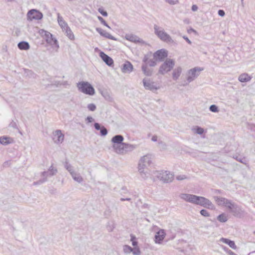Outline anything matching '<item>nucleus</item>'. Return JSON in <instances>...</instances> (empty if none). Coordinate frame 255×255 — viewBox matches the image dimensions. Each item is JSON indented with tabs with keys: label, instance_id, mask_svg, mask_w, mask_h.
I'll list each match as a JSON object with an SVG mask.
<instances>
[{
	"label": "nucleus",
	"instance_id": "8fccbe9b",
	"mask_svg": "<svg viewBox=\"0 0 255 255\" xmlns=\"http://www.w3.org/2000/svg\"><path fill=\"white\" fill-rule=\"evenodd\" d=\"M200 213L201 214V215L204 217H209L210 216V214L209 213V212L205 209H202L200 211Z\"/></svg>",
	"mask_w": 255,
	"mask_h": 255
},
{
	"label": "nucleus",
	"instance_id": "c756f323",
	"mask_svg": "<svg viewBox=\"0 0 255 255\" xmlns=\"http://www.w3.org/2000/svg\"><path fill=\"white\" fill-rule=\"evenodd\" d=\"M238 80L241 82H247L251 80V77L247 73H243L239 76Z\"/></svg>",
	"mask_w": 255,
	"mask_h": 255
},
{
	"label": "nucleus",
	"instance_id": "f3484780",
	"mask_svg": "<svg viewBox=\"0 0 255 255\" xmlns=\"http://www.w3.org/2000/svg\"><path fill=\"white\" fill-rule=\"evenodd\" d=\"M99 55L102 59L105 62V63L109 66H112L114 65V61L113 59L105 54L104 52L101 51Z\"/></svg>",
	"mask_w": 255,
	"mask_h": 255
},
{
	"label": "nucleus",
	"instance_id": "dca6fc26",
	"mask_svg": "<svg viewBox=\"0 0 255 255\" xmlns=\"http://www.w3.org/2000/svg\"><path fill=\"white\" fill-rule=\"evenodd\" d=\"M38 33L43 37L42 42L40 44V47L42 48L43 47H45L46 49H43V51L47 50V46L48 45V31L41 29L39 30Z\"/></svg>",
	"mask_w": 255,
	"mask_h": 255
},
{
	"label": "nucleus",
	"instance_id": "7ed1b4c3",
	"mask_svg": "<svg viewBox=\"0 0 255 255\" xmlns=\"http://www.w3.org/2000/svg\"><path fill=\"white\" fill-rule=\"evenodd\" d=\"M154 29L155 34L162 41L172 43L173 40L171 38V36L164 31V30L161 27H158L156 25H154Z\"/></svg>",
	"mask_w": 255,
	"mask_h": 255
},
{
	"label": "nucleus",
	"instance_id": "e433bc0d",
	"mask_svg": "<svg viewBox=\"0 0 255 255\" xmlns=\"http://www.w3.org/2000/svg\"><path fill=\"white\" fill-rule=\"evenodd\" d=\"M194 132L197 134L201 135L204 132V128L200 127L197 126L195 128L192 129Z\"/></svg>",
	"mask_w": 255,
	"mask_h": 255
},
{
	"label": "nucleus",
	"instance_id": "1a4fd4ad",
	"mask_svg": "<svg viewBox=\"0 0 255 255\" xmlns=\"http://www.w3.org/2000/svg\"><path fill=\"white\" fill-rule=\"evenodd\" d=\"M157 177L164 183H170L172 181L174 175L167 171H162L157 175Z\"/></svg>",
	"mask_w": 255,
	"mask_h": 255
},
{
	"label": "nucleus",
	"instance_id": "69168bd1",
	"mask_svg": "<svg viewBox=\"0 0 255 255\" xmlns=\"http://www.w3.org/2000/svg\"><path fill=\"white\" fill-rule=\"evenodd\" d=\"M151 140L153 141H156L157 140V136L156 135H153L152 138Z\"/></svg>",
	"mask_w": 255,
	"mask_h": 255
},
{
	"label": "nucleus",
	"instance_id": "4d7b16f0",
	"mask_svg": "<svg viewBox=\"0 0 255 255\" xmlns=\"http://www.w3.org/2000/svg\"><path fill=\"white\" fill-rule=\"evenodd\" d=\"M148 60H149L148 56L147 55H145L144 56L143 60H142L143 62L144 63L143 64H147V63L148 62Z\"/></svg>",
	"mask_w": 255,
	"mask_h": 255
},
{
	"label": "nucleus",
	"instance_id": "603ef678",
	"mask_svg": "<svg viewBox=\"0 0 255 255\" xmlns=\"http://www.w3.org/2000/svg\"><path fill=\"white\" fill-rule=\"evenodd\" d=\"M98 11L104 16H108V13L106 11H105L104 9L102 8H99L98 9Z\"/></svg>",
	"mask_w": 255,
	"mask_h": 255
},
{
	"label": "nucleus",
	"instance_id": "9b49d317",
	"mask_svg": "<svg viewBox=\"0 0 255 255\" xmlns=\"http://www.w3.org/2000/svg\"><path fill=\"white\" fill-rule=\"evenodd\" d=\"M230 212L232 213L235 217L239 218H243L246 215L245 211L237 204L233 207Z\"/></svg>",
	"mask_w": 255,
	"mask_h": 255
},
{
	"label": "nucleus",
	"instance_id": "680f3d73",
	"mask_svg": "<svg viewBox=\"0 0 255 255\" xmlns=\"http://www.w3.org/2000/svg\"><path fill=\"white\" fill-rule=\"evenodd\" d=\"M120 200L121 201H131V198H121L120 199Z\"/></svg>",
	"mask_w": 255,
	"mask_h": 255
},
{
	"label": "nucleus",
	"instance_id": "b1692460",
	"mask_svg": "<svg viewBox=\"0 0 255 255\" xmlns=\"http://www.w3.org/2000/svg\"><path fill=\"white\" fill-rule=\"evenodd\" d=\"M13 141L14 140L11 137L7 136H2L0 137V143L2 145H6L13 143Z\"/></svg>",
	"mask_w": 255,
	"mask_h": 255
},
{
	"label": "nucleus",
	"instance_id": "58836bf2",
	"mask_svg": "<svg viewBox=\"0 0 255 255\" xmlns=\"http://www.w3.org/2000/svg\"><path fill=\"white\" fill-rule=\"evenodd\" d=\"M24 74L25 75V76L28 77L29 78L34 77L35 74L31 70L24 69Z\"/></svg>",
	"mask_w": 255,
	"mask_h": 255
},
{
	"label": "nucleus",
	"instance_id": "4468645a",
	"mask_svg": "<svg viewBox=\"0 0 255 255\" xmlns=\"http://www.w3.org/2000/svg\"><path fill=\"white\" fill-rule=\"evenodd\" d=\"M142 82L144 87L146 90L154 92L159 88L155 85L154 82L151 81L149 79L144 78L143 79Z\"/></svg>",
	"mask_w": 255,
	"mask_h": 255
},
{
	"label": "nucleus",
	"instance_id": "052dcab7",
	"mask_svg": "<svg viewBox=\"0 0 255 255\" xmlns=\"http://www.w3.org/2000/svg\"><path fill=\"white\" fill-rule=\"evenodd\" d=\"M183 38L184 39L186 40V41L189 44H191L192 43L191 40L186 36H183Z\"/></svg>",
	"mask_w": 255,
	"mask_h": 255
},
{
	"label": "nucleus",
	"instance_id": "e2e57ef3",
	"mask_svg": "<svg viewBox=\"0 0 255 255\" xmlns=\"http://www.w3.org/2000/svg\"><path fill=\"white\" fill-rule=\"evenodd\" d=\"M132 242V245L134 247H137V246L138 244V242L136 241H132V242Z\"/></svg>",
	"mask_w": 255,
	"mask_h": 255
},
{
	"label": "nucleus",
	"instance_id": "4c0bfd02",
	"mask_svg": "<svg viewBox=\"0 0 255 255\" xmlns=\"http://www.w3.org/2000/svg\"><path fill=\"white\" fill-rule=\"evenodd\" d=\"M138 171L140 174L141 177L144 180L147 178L149 175H150L149 173L147 171H144V169L139 170L138 169Z\"/></svg>",
	"mask_w": 255,
	"mask_h": 255
},
{
	"label": "nucleus",
	"instance_id": "de8ad7c7",
	"mask_svg": "<svg viewBox=\"0 0 255 255\" xmlns=\"http://www.w3.org/2000/svg\"><path fill=\"white\" fill-rule=\"evenodd\" d=\"M98 19L101 22V23H102L103 25L107 26L109 28L111 29L110 26L108 24L107 22L104 20V19L102 17H101V16H98Z\"/></svg>",
	"mask_w": 255,
	"mask_h": 255
},
{
	"label": "nucleus",
	"instance_id": "6e6d98bb",
	"mask_svg": "<svg viewBox=\"0 0 255 255\" xmlns=\"http://www.w3.org/2000/svg\"><path fill=\"white\" fill-rule=\"evenodd\" d=\"M218 14L219 15L223 17L225 15V12L223 9H219L218 11Z\"/></svg>",
	"mask_w": 255,
	"mask_h": 255
},
{
	"label": "nucleus",
	"instance_id": "37998d69",
	"mask_svg": "<svg viewBox=\"0 0 255 255\" xmlns=\"http://www.w3.org/2000/svg\"><path fill=\"white\" fill-rule=\"evenodd\" d=\"M209 110L212 112L217 113L219 112V108L216 105H212L209 107Z\"/></svg>",
	"mask_w": 255,
	"mask_h": 255
},
{
	"label": "nucleus",
	"instance_id": "aec40b11",
	"mask_svg": "<svg viewBox=\"0 0 255 255\" xmlns=\"http://www.w3.org/2000/svg\"><path fill=\"white\" fill-rule=\"evenodd\" d=\"M57 20L59 25L63 32L69 27L67 23L64 20L62 16H61L59 13H57Z\"/></svg>",
	"mask_w": 255,
	"mask_h": 255
},
{
	"label": "nucleus",
	"instance_id": "6e6552de",
	"mask_svg": "<svg viewBox=\"0 0 255 255\" xmlns=\"http://www.w3.org/2000/svg\"><path fill=\"white\" fill-rule=\"evenodd\" d=\"M27 19L29 21L33 20H40L43 17V14L41 12L36 9H31L27 13Z\"/></svg>",
	"mask_w": 255,
	"mask_h": 255
},
{
	"label": "nucleus",
	"instance_id": "a18cd8bd",
	"mask_svg": "<svg viewBox=\"0 0 255 255\" xmlns=\"http://www.w3.org/2000/svg\"><path fill=\"white\" fill-rule=\"evenodd\" d=\"M132 251L131 252L134 255H140V251L138 247H134L133 248H132Z\"/></svg>",
	"mask_w": 255,
	"mask_h": 255
},
{
	"label": "nucleus",
	"instance_id": "20e7f679",
	"mask_svg": "<svg viewBox=\"0 0 255 255\" xmlns=\"http://www.w3.org/2000/svg\"><path fill=\"white\" fill-rule=\"evenodd\" d=\"M175 65V61L173 59H166L160 66L158 73L164 75L165 74L170 71Z\"/></svg>",
	"mask_w": 255,
	"mask_h": 255
},
{
	"label": "nucleus",
	"instance_id": "9d476101",
	"mask_svg": "<svg viewBox=\"0 0 255 255\" xmlns=\"http://www.w3.org/2000/svg\"><path fill=\"white\" fill-rule=\"evenodd\" d=\"M151 163V158L148 155H146L142 157L138 163V169L139 170L145 169Z\"/></svg>",
	"mask_w": 255,
	"mask_h": 255
},
{
	"label": "nucleus",
	"instance_id": "0e129e2a",
	"mask_svg": "<svg viewBox=\"0 0 255 255\" xmlns=\"http://www.w3.org/2000/svg\"><path fill=\"white\" fill-rule=\"evenodd\" d=\"M130 241L131 242H132V241H136V237L135 236L133 235H130Z\"/></svg>",
	"mask_w": 255,
	"mask_h": 255
},
{
	"label": "nucleus",
	"instance_id": "bb28decb",
	"mask_svg": "<svg viewBox=\"0 0 255 255\" xmlns=\"http://www.w3.org/2000/svg\"><path fill=\"white\" fill-rule=\"evenodd\" d=\"M220 241L222 242L223 243L226 244L230 246V247L233 249H236L237 248V246L233 241H231L228 239L222 238L220 239Z\"/></svg>",
	"mask_w": 255,
	"mask_h": 255
},
{
	"label": "nucleus",
	"instance_id": "338daca9",
	"mask_svg": "<svg viewBox=\"0 0 255 255\" xmlns=\"http://www.w3.org/2000/svg\"><path fill=\"white\" fill-rule=\"evenodd\" d=\"M222 248L223 249V250L226 252L227 253L228 252H229V251H230V250L229 249V248H228L227 247H225V246H222Z\"/></svg>",
	"mask_w": 255,
	"mask_h": 255
},
{
	"label": "nucleus",
	"instance_id": "a211bd4d",
	"mask_svg": "<svg viewBox=\"0 0 255 255\" xmlns=\"http://www.w3.org/2000/svg\"><path fill=\"white\" fill-rule=\"evenodd\" d=\"M132 64L128 61H126L122 65V71L125 73H130L133 70Z\"/></svg>",
	"mask_w": 255,
	"mask_h": 255
},
{
	"label": "nucleus",
	"instance_id": "bf43d9fd",
	"mask_svg": "<svg viewBox=\"0 0 255 255\" xmlns=\"http://www.w3.org/2000/svg\"><path fill=\"white\" fill-rule=\"evenodd\" d=\"M198 8V7L197 6V5L196 4H193L192 5V7H191V9L192 11H197V9Z\"/></svg>",
	"mask_w": 255,
	"mask_h": 255
},
{
	"label": "nucleus",
	"instance_id": "423d86ee",
	"mask_svg": "<svg viewBox=\"0 0 255 255\" xmlns=\"http://www.w3.org/2000/svg\"><path fill=\"white\" fill-rule=\"evenodd\" d=\"M204 70L203 68L196 67L190 69L188 71L187 80L188 83H190L198 77L200 74V72Z\"/></svg>",
	"mask_w": 255,
	"mask_h": 255
},
{
	"label": "nucleus",
	"instance_id": "393cba45",
	"mask_svg": "<svg viewBox=\"0 0 255 255\" xmlns=\"http://www.w3.org/2000/svg\"><path fill=\"white\" fill-rule=\"evenodd\" d=\"M126 38L131 42L135 43H141L143 42V40L140 39L138 36L133 34H127L126 35Z\"/></svg>",
	"mask_w": 255,
	"mask_h": 255
},
{
	"label": "nucleus",
	"instance_id": "ea45409f",
	"mask_svg": "<svg viewBox=\"0 0 255 255\" xmlns=\"http://www.w3.org/2000/svg\"><path fill=\"white\" fill-rule=\"evenodd\" d=\"M102 95L107 101L109 102H112L113 101L112 97H111L110 94L107 92H102Z\"/></svg>",
	"mask_w": 255,
	"mask_h": 255
},
{
	"label": "nucleus",
	"instance_id": "49530a36",
	"mask_svg": "<svg viewBox=\"0 0 255 255\" xmlns=\"http://www.w3.org/2000/svg\"><path fill=\"white\" fill-rule=\"evenodd\" d=\"M124 251L125 253H130L132 251V248L128 245H125L123 247Z\"/></svg>",
	"mask_w": 255,
	"mask_h": 255
},
{
	"label": "nucleus",
	"instance_id": "7c9ffc66",
	"mask_svg": "<svg viewBox=\"0 0 255 255\" xmlns=\"http://www.w3.org/2000/svg\"><path fill=\"white\" fill-rule=\"evenodd\" d=\"M73 179L78 183H81L83 179L80 174L75 172V171L72 172L70 174Z\"/></svg>",
	"mask_w": 255,
	"mask_h": 255
},
{
	"label": "nucleus",
	"instance_id": "13d9d810",
	"mask_svg": "<svg viewBox=\"0 0 255 255\" xmlns=\"http://www.w3.org/2000/svg\"><path fill=\"white\" fill-rule=\"evenodd\" d=\"M86 121L87 122V123H92L94 121V119L90 116H88L87 117Z\"/></svg>",
	"mask_w": 255,
	"mask_h": 255
},
{
	"label": "nucleus",
	"instance_id": "412c9836",
	"mask_svg": "<svg viewBox=\"0 0 255 255\" xmlns=\"http://www.w3.org/2000/svg\"><path fill=\"white\" fill-rule=\"evenodd\" d=\"M96 30L101 36L110 39L117 40V38H116L114 36H112L109 33L106 32L105 30H103L101 28L97 27L96 28Z\"/></svg>",
	"mask_w": 255,
	"mask_h": 255
},
{
	"label": "nucleus",
	"instance_id": "2eb2a0df",
	"mask_svg": "<svg viewBox=\"0 0 255 255\" xmlns=\"http://www.w3.org/2000/svg\"><path fill=\"white\" fill-rule=\"evenodd\" d=\"M124 136L121 134H117L112 137L111 141L114 143L113 147L115 151L117 150V147H115V146L118 147L121 145V144H122V143H124Z\"/></svg>",
	"mask_w": 255,
	"mask_h": 255
},
{
	"label": "nucleus",
	"instance_id": "5701e85b",
	"mask_svg": "<svg viewBox=\"0 0 255 255\" xmlns=\"http://www.w3.org/2000/svg\"><path fill=\"white\" fill-rule=\"evenodd\" d=\"M200 206L211 210L215 209V207L214 205V204L212 203V202L208 199L206 198H205V200L203 201Z\"/></svg>",
	"mask_w": 255,
	"mask_h": 255
},
{
	"label": "nucleus",
	"instance_id": "f257e3e1",
	"mask_svg": "<svg viewBox=\"0 0 255 255\" xmlns=\"http://www.w3.org/2000/svg\"><path fill=\"white\" fill-rule=\"evenodd\" d=\"M78 90L86 95L93 96L95 91L93 86L88 82L82 81L77 83Z\"/></svg>",
	"mask_w": 255,
	"mask_h": 255
},
{
	"label": "nucleus",
	"instance_id": "2f4dec72",
	"mask_svg": "<svg viewBox=\"0 0 255 255\" xmlns=\"http://www.w3.org/2000/svg\"><path fill=\"white\" fill-rule=\"evenodd\" d=\"M182 72V69L181 67H179L173 70L172 73V77L174 80H176L178 79L179 77L180 76Z\"/></svg>",
	"mask_w": 255,
	"mask_h": 255
},
{
	"label": "nucleus",
	"instance_id": "774afa93",
	"mask_svg": "<svg viewBox=\"0 0 255 255\" xmlns=\"http://www.w3.org/2000/svg\"><path fill=\"white\" fill-rule=\"evenodd\" d=\"M188 32V33H190L191 32H196V30H195L193 28H190L189 29H188L187 30Z\"/></svg>",
	"mask_w": 255,
	"mask_h": 255
},
{
	"label": "nucleus",
	"instance_id": "0eeeda50",
	"mask_svg": "<svg viewBox=\"0 0 255 255\" xmlns=\"http://www.w3.org/2000/svg\"><path fill=\"white\" fill-rule=\"evenodd\" d=\"M49 52L51 54H54L58 52L59 48L57 40L53 37V35L49 32Z\"/></svg>",
	"mask_w": 255,
	"mask_h": 255
},
{
	"label": "nucleus",
	"instance_id": "c85d7f7f",
	"mask_svg": "<svg viewBox=\"0 0 255 255\" xmlns=\"http://www.w3.org/2000/svg\"><path fill=\"white\" fill-rule=\"evenodd\" d=\"M141 70L145 76H151L152 74V70L148 68L146 64H142L141 66Z\"/></svg>",
	"mask_w": 255,
	"mask_h": 255
},
{
	"label": "nucleus",
	"instance_id": "5fc2aeb1",
	"mask_svg": "<svg viewBox=\"0 0 255 255\" xmlns=\"http://www.w3.org/2000/svg\"><path fill=\"white\" fill-rule=\"evenodd\" d=\"M187 177L184 175H180L176 176V179L178 180H182L183 179H186Z\"/></svg>",
	"mask_w": 255,
	"mask_h": 255
},
{
	"label": "nucleus",
	"instance_id": "c9c22d12",
	"mask_svg": "<svg viewBox=\"0 0 255 255\" xmlns=\"http://www.w3.org/2000/svg\"><path fill=\"white\" fill-rule=\"evenodd\" d=\"M214 199L219 205H223L226 198L223 197H219L217 196L214 197Z\"/></svg>",
	"mask_w": 255,
	"mask_h": 255
},
{
	"label": "nucleus",
	"instance_id": "3c124183",
	"mask_svg": "<svg viewBox=\"0 0 255 255\" xmlns=\"http://www.w3.org/2000/svg\"><path fill=\"white\" fill-rule=\"evenodd\" d=\"M147 65L150 67H154L156 65V62L153 59H149L147 63Z\"/></svg>",
	"mask_w": 255,
	"mask_h": 255
},
{
	"label": "nucleus",
	"instance_id": "ddd939ff",
	"mask_svg": "<svg viewBox=\"0 0 255 255\" xmlns=\"http://www.w3.org/2000/svg\"><path fill=\"white\" fill-rule=\"evenodd\" d=\"M64 135L62 133L61 130L57 129L53 132L52 139L56 144L61 143L64 140Z\"/></svg>",
	"mask_w": 255,
	"mask_h": 255
},
{
	"label": "nucleus",
	"instance_id": "79ce46f5",
	"mask_svg": "<svg viewBox=\"0 0 255 255\" xmlns=\"http://www.w3.org/2000/svg\"><path fill=\"white\" fill-rule=\"evenodd\" d=\"M49 82L50 83V85H54L56 86H58L59 85L66 86L68 84L67 81H63L62 82H60L59 81H55L54 83H52L51 81H49Z\"/></svg>",
	"mask_w": 255,
	"mask_h": 255
},
{
	"label": "nucleus",
	"instance_id": "4be33fe9",
	"mask_svg": "<svg viewBox=\"0 0 255 255\" xmlns=\"http://www.w3.org/2000/svg\"><path fill=\"white\" fill-rule=\"evenodd\" d=\"M94 128L97 130H100V135L101 136H106L108 134V130L104 127L102 126L99 123H95Z\"/></svg>",
	"mask_w": 255,
	"mask_h": 255
},
{
	"label": "nucleus",
	"instance_id": "6ab92c4d",
	"mask_svg": "<svg viewBox=\"0 0 255 255\" xmlns=\"http://www.w3.org/2000/svg\"><path fill=\"white\" fill-rule=\"evenodd\" d=\"M164 230H160L154 236V241L156 243L160 244L165 236Z\"/></svg>",
	"mask_w": 255,
	"mask_h": 255
},
{
	"label": "nucleus",
	"instance_id": "a878e982",
	"mask_svg": "<svg viewBox=\"0 0 255 255\" xmlns=\"http://www.w3.org/2000/svg\"><path fill=\"white\" fill-rule=\"evenodd\" d=\"M48 176V172L47 171H43L41 173L42 178L40 179L38 181L36 182H34L33 184L34 185L41 184L46 181V178Z\"/></svg>",
	"mask_w": 255,
	"mask_h": 255
},
{
	"label": "nucleus",
	"instance_id": "f8f14e48",
	"mask_svg": "<svg viewBox=\"0 0 255 255\" xmlns=\"http://www.w3.org/2000/svg\"><path fill=\"white\" fill-rule=\"evenodd\" d=\"M168 56L167 51L164 49H161L156 51L153 54V58L156 61H163Z\"/></svg>",
	"mask_w": 255,
	"mask_h": 255
},
{
	"label": "nucleus",
	"instance_id": "f03ea898",
	"mask_svg": "<svg viewBox=\"0 0 255 255\" xmlns=\"http://www.w3.org/2000/svg\"><path fill=\"white\" fill-rule=\"evenodd\" d=\"M180 197L187 201L196 205H201L203 201L205 200V198L202 196H198L195 195L182 193L180 195Z\"/></svg>",
	"mask_w": 255,
	"mask_h": 255
},
{
	"label": "nucleus",
	"instance_id": "864d4df0",
	"mask_svg": "<svg viewBox=\"0 0 255 255\" xmlns=\"http://www.w3.org/2000/svg\"><path fill=\"white\" fill-rule=\"evenodd\" d=\"M9 127L14 128H18L16 123L13 121L9 124Z\"/></svg>",
	"mask_w": 255,
	"mask_h": 255
},
{
	"label": "nucleus",
	"instance_id": "a19ab883",
	"mask_svg": "<svg viewBox=\"0 0 255 255\" xmlns=\"http://www.w3.org/2000/svg\"><path fill=\"white\" fill-rule=\"evenodd\" d=\"M57 172V170L56 168L54 167L53 165H51V166L49 168V176L54 175L56 174Z\"/></svg>",
	"mask_w": 255,
	"mask_h": 255
},
{
	"label": "nucleus",
	"instance_id": "473e14b6",
	"mask_svg": "<svg viewBox=\"0 0 255 255\" xmlns=\"http://www.w3.org/2000/svg\"><path fill=\"white\" fill-rule=\"evenodd\" d=\"M236 204V203L232 202L231 200L226 199L225 201L223 204V205L228 208L229 211L233 208V206Z\"/></svg>",
	"mask_w": 255,
	"mask_h": 255
},
{
	"label": "nucleus",
	"instance_id": "09e8293b",
	"mask_svg": "<svg viewBox=\"0 0 255 255\" xmlns=\"http://www.w3.org/2000/svg\"><path fill=\"white\" fill-rule=\"evenodd\" d=\"M87 108L88 110L90 111H95L96 109V106L94 104H90L88 105Z\"/></svg>",
	"mask_w": 255,
	"mask_h": 255
},
{
	"label": "nucleus",
	"instance_id": "f704fd0d",
	"mask_svg": "<svg viewBox=\"0 0 255 255\" xmlns=\"http://www.w3.org/2000/svg\"><path fill=\"white\" fill-rule=\"evenodd\" d=\"M66 34V36L71 40L74 39V35L72 32L71 29L69 27L67 29L64 31Z\"/></svg>",
	"mask_w": 255,
	"mask_h": 255
},
{
	"label": "nucleus",
	"instance_id": "cd10ccee",
	"mask_svg": "<svg viewBox=\"0 0 255 255\" xmlns=\"http://www.w3.org/2000/svg\"><path fill=\"white\" fill-rule=\"evenodd\" d=\"M17 47L20 50H26L30 48V45L28 42L22 41L17 44Z\"/></svg>",
	"mask_w": 255,
	"mask_h": 255
},
{
	"label": "nucleus",
	"instance_id": "39448f33",
	"mask_svg": "<svg viewBox=\"0 0 255 255\" xmlns=\"http://www.w3.org/2000/svg\"><path fill=\"white\" fill-rule=\"evenodd\" d=\"M116 147V146H115ZM117 150L115 151L118 154H125L128 152L131 151L136 148V145L124 142L118 147L116 146Z\"/></svg>",
	"mask_w": 255,
	"mask_h": 255
},
{
	"label": "nucleus",
	"instance_id": "72a5a7b5",
	"mask_svg": "<svg viewBox=\"0 0 255 255\" xmlns=\"http://www.w3.org/2000/svg\"><path fill=\"white\" fill-rule=\"evenodd\" d=\"M217 219L221 223H225L228 221V218L225 213H222L218 216Z\"/></svg>",
	"mask_w": 255,
	"mask_h": 255
},
{
	"label": "nucleus",
	"instance_id": "c03bdc74",
	"mask_svg": "<svg viewBox=\"0 0 255 255\" xmlns=\"http://www.w3.org/2000/svg\"><path fill=\"white\" fill-rule=\"evenodd\" d=\"M64 167L70 172V174L72 172L74 171L72 169V166L70 164H69V163L67 161L65 162Z\"/></svg>",
	"mask_w": 255,
	"mask_h": 255
}]
</instances>
